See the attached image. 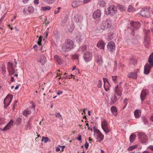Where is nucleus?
<instances>
[{
	"mask_svg": "<svg viewBox=\"0 0 153 153\" xmlns=\"http://www.w3.org/2000/svg\"><path fill=\"white\" fill-rule=\"evenodd\" d=\"M95 133L97 134V138L100 140V141H102L104 138V136L101 133V131L98 129H96L95 131Z\"/></svg>",
	"mask_w": 153,
	"mask_h": 153,
	"instance_id": "dca6fc26",
	"label": "nucleus"
},
{
	"mask_svg": "<svg viewBox=\"0 0 153 153\" xmlns=\"http://www.w3.org/2000/svg\"><path fill=\"white\" fill-rule=\"evenodd\" d=\"M108 50L110 52H113L115 48V43L113 41H110L107 45Z\"/></svg>",
	"mask_w": 153,
	"mask_h": 153,
	"instance_id": "ddd939ff",
	"label": "nucleus"
},
{
	"mask_svg": "<svg viewBox=\"0 0 153 153\" xmlns=\"http://www.w3.org/2000/svg\"><path fill=\"white\" fill-rule=\"evenodd\" d=\"M85 147L86 148V149H87L88 148V144L87 143H86L85 145H84Z\"/></svg>",
	"mask_w": 153,
	"mask_h": 153,
	"instance_id": "052dcab7",
	"label": "nucleus"
},
{
	"mask_svg": "<svg viewBox=\"0 0 153 153\" xmlns=\"http://www.w3.org/2000/svg\"><path fill=\"white\" fill-rule=\"evenodd\" d=\"M79 57V55L77 54H75L72 56V58L73 59H78Z\"/></svg>",
	"mask_w": 153,
	"mask_h": 153,
	"instance_id": "de8ad7c7",
	"label": "nucleus"
},
{
	"mask_svg": "<svg viewBox=\"0 0 153 153\" xmlns=\"http://www.w3.org/2000/svg\"><path fill=\"white\" fill-rule=\"evenodd\" d=\"M91 0H79V2H83L84 4L87 3Z\"/></svg>",
	"mask_w": 153,
	"mask_h": 153,
	"instance_id": "37998d69",
	"label": "nucleus"
},
{
	"mask_svg": "<svg viewBox=\"0 0 153 153\" xmlns=\"http://www.w3.org/2000/svg\"><path fill=\"white\" fill-rule=\"evenodd\" d=\"M101 15V12L100 10H97L93 13V18L97 20H99Z\"/></svg>",
	"mask_w": 153,
	"mask_h": 153,
	"instance_id": "4468645a",
	"label": "nucleus"
},
{
	"mask_svg": "<svg viewBox=\"0 0 153 153\" xmlns=\"http://www.w3.org/2000/svg\"><path fill=\"white\" fill-rule=\"evenodd\" d=\"M7 66V69L8 70L13 68V64L10 62L8 63Z\"/></svg>",
	"mask_w": 153,
	"mask_h": 153,
	"instance_id": "e433bc0d",
	"label": "nucleus"
},
{
	"mask_svg": "<svg viewBox=\"0 0 153 153\" xmlns=\"http://www.w3.org/2000/svg\"><path fill=\"white\" fill-rule=\"evenodd\" d=\"M117 12V8L114 5H111L105 11V13L107 15L110 14L111 15H113L116 13Z\"/></svg>",
	"mask_w": 153,
	"mask_h": 153,
	"instance_id": "f03ea898",
	"label": "nucleus"
},
{
	"mask_svg": "<svg viewBox=\"0 0 153 153\" xmlns=\"http://www.w3.org/2000/svg\"><path fill=\"white\" fill-rule=\"evenodd\" d=\"M127 10L129 12H131L135 11V10L132 6L129 5L128 8Z\"/></svg>",
	"mask_w": 153,
	"mask_h": 153,
	"instance_id": "58836bf2",
	"label": "nucleus"
},
{
	"mask_svg": "<svg viewBox=\"0 0 153 153\" xmlns=\"http://www.w3.org/2000/svg\"><path fill=\"white\" fill-rule=\"evenodd\" d=\"M29 121L30 120H29L28 123L25 126L26 129L27 130L30 129L31 128V124L29 123Z\"/></svg>",
	"mask_w": 153,
	"mask_h": 153,
	"instance_id": "a19ab883",
	"label": "nucleus"
},
{
	"mask_svg": "<svg viewBox=\"0 0 153 153\" xmlns=\"http://www.w3.org/2000/svg\"><path fill=\"white\" fill-rule=\"evenodd\" d=\"M46 1L48 3L51 4L54 2V0H46Z\"/></svg>",
	"mask_w": 153,
	"mask_h": 153,
	"instance_id": "3c124183",
	"label": "nucleus"
},
{
	"mask_svg": "<svg viewBox=\"0 0 153 153\" xmlns=\"http://www.w3.org/2000/svg\"><path fill=\"white\" fill-rule=\"evenodd\" d=\"M32 105L30 107L29 109L27 108L23 112V114L25 116H27V115L30 114L31 112V111L30 110L31 109L32 110L34 111L35 110V105L33 103H32Z\"/></svg>",
	"mask_w": 153,
	"mask_h": 153,
	"instance_id": "9d476101",
	"label": "nucleus"
},
{
	"mask_svg": "<svg viewBox=\"0 0 153 153\" xmlns=\"http://www.w3.org/2000/svg\"><path fill=\"white\" fill-rule=\"evenodd\" d=\"M37 61L42 65H44L46 62V59L43 55H41L38 56Z\"/></svg>",
	"mask_w": 153,
	"mask_h": 153,
	"instance_id": "1a4fd4ad",
	"label": "nucleus"
},
{
	"mask_svg": "<svg viewBox=\"0 0 153 153\" xmlns=\"http://www.w3.org/2000/svg\"><path fill=\"white\" fill-rule=\"evenodd\" d=\"M111 21L110 19L108 18L102 22L101 28L103 30H104L106 29L111 27Z\"/></svg>",
	"mask_w": 153,
	"mask_h": 153,
	"instance_id": "20e7f679",
	"label": "nucleus"
},
{
	"mask_svg": "<svg viewBox=\"0 0 153 153\" xmlns=\"http://www.w3.org/2000/svg\"><path fill=\"white\" fill-rule=\"evenodd\" d=\"M34 3L36 4H38L39 3V0H34Z\"/></svg>",
	"mask_w": 153,
	"mask_h": 153,
	"instance_id": "4d7b16f0",
	"label": "nucleus"
},
{
	"mask_svg": "<svg viewBox=\"0 0 153 153\" xmlns=\"http://www.w3.org/2000/svg\"><path fill=\"white\" fill-rule=\"evenodd\" d=\"M55 116L57 118L59 119H62L61 116L59 113H57L55 114Z\"/></svg>",
	"mask_w": 153,
	"mask_h": 153,
	"instance_id": "c03bdc74",
	"label": "nucleus"
},
{
	"mask_svg": "<svg viewBox=\"0 0 153 153\" xmlns=\"http://www.w3.org/2000/svg\"><path fill=\"white\" fill-rule=\"evenodd\" d=\"M139 139L142 143H145L147 142L148 138L146 134L143 132L138 133Z\"/></svg>",
	"mask_w": 153,
	"mask_h": 153,
	"instance_id": "0eeeda50",
	"label": "nucleus"
},
{
	"mask_svg": "<svg viewBox=\"0 0 153 153\" xmlns=\"http://www.w3.org/2000/svg\"><path fill=\"white\" fill-rule=\"evenodd\" d=\"M149 64L146 63L148 65V68L150 70L151 68L153 67V53L151 54L149 57L148 59Z\"/></svg>",
	"mask_w": 153,
	"mask_h": 153,
	"instance_id": "2eb2a0df",
	"label": "nucleus"
},
{
	"mask_svg": "<svg viewBox=\"0 0 153 153\" xmlns=\"http://www.w3.org/2000/svg\"><path fill=\"white\" fill-rule=\"evenodd\" d=\"M63 93V91H59L57 93V94L59 95L60 94H62Z\"/></svg>",
	"mask_w": 153,
	"mask_h": 153,
	"instance_id": "13d9d810",
	"label": "nucleus"
},
{
	"mask_svg": "<svg viewBox=\"0 0 153 153\" xmlns=\"http://www.w3.org/2000/svg\"><path fill=\"white\" fill-rule=\"evenodd\" d=\"M110 100V103L113 104L117 102L118 99L117 98V97L115 94H113L112 95Z\"/></svg>",
	"mask_w": 153,
	"mask_h": 153,
	"instance_id": "aec40b11",
	"label": "nucleus"
},
{
	"mask_svg": "<svg viewBox=\"0 0 153 153\" xmlns=\"http://www.w3.org/2000/svg\"><path fill=\"white\" fill-rule=\"evenodd\" d=\"M148 65L146 64L144 66V73L145 74H148L150 71L149 68H148Z\"/></svg>",
	"mask_w": 153,
	"mask_h": 153,
	"instance_id": "bb28decb",
	"label": "nucleus"
},
{
	"mask_svg": "<svg viewBox=\"0 0 153 153\" xmlns=\"http://www.w3.org/2000/svg\"><path fill=\"white\" fill-rule=\"evenodd\" d=\"M111 111L113 114L115 116L117 115V110L116 107L114 106H112L111 108Z\"/></svg>",
	"mask_w": 153,
	"mask_h": 153,
	"instance_id": "b1692460",
	"label": "nucleus"
},
{
	"mask_svg": "<svg viewBox=\"0 0 153 153\" xmlns=\"http://www.w3.org/2000/svg\"><path fill=\"white\" fill-rule=\"evenodd\" d=\"M97 46L100 49H104L105 47V43L102 41H99L97 43Z\"/></svg>",
	"mask_w": 153,
	"mask_h": 153,
	"instance_id": "5701e85b",
	"label": "nucleus"
},
{
	"mask_svg": "<svg viewBox=\"0 0 153 153\" xmlns=\"http://www.w3.org/2000/svg\"><path fill=\"white\" fill-rule=\"evenodd\" d=\"M137 72H131L128 74V76L129 78H133L136 79L137 78Z\"/></svg>",
	"mask_w": 153,
	"mask_h": 153,
	"instance_id": "412c9836",
	"label": "nucleus"
},
{
	"mask_svg": "<svg viewBox=\"0 0 153 153\" xmlns=\"http://www.w3.org/2000/svg\"><path fill=\"white\" fill-rule=\"evenodd\" d=\"M86 49V46L84 45L80 47L79 48V51H84Z\"/></svg>",
	"mask_w": 153,
	"mask_h": 153,
	"instance_id": "79ce46f5",
	"label": "nucleus"
},
{
	"mask_svg": "<svg viewBox=\"0 0 153 153\" xmlns=\"http://www.w3.org/2000/svg\"><path fill=\"white\" fill-rule=\"evenodd\" d=\"M60 75H61L60 74H59L58 73H57V76H60L59 78V79H61ZM68 78V77L67 76H66V77H63L61 78V79H65Z\"/></svg>",
	"mask_w": 153,
	"mask_h": 153,
	"instance_id": "49530a36",
	"label": "nucleus"
},
{
	"mask_svg": "<svg viewBox=\"0 0 153 153\" xmlns=\"http://www.w3.org/2000/svg\"><path fill=\"white\" fill-rule=\"evenodd\" d=\"M74 30V28L73 27H72L70 28L69 29L68 31L69 32H72Z\"/></svg>",
	"mask_w": 153,
	"mask_h": 153,
	"instance_id": "6e6d98bb",
	"label": "nucleus"
},
{
	"mask_svg": "<svg viewBox=\"0 0 153 153\" xmlns=\"http://www.w3.org/2000/svg\"><path fill=\"white\" fill-rule=\"evenodd\" d=\"M95 62L99 65H101L103 62L102 57L101 56L97 55L95 56Z\"/></svg>",
	"mask_w": 153,
	"mask_h": 153,
	"instance_id": "f3484780",
	"label": "nucleus"
},
{
	"mask_svg": "<svg viewBox=\"0 0 153 153\" xmlns=\"http://www.w3.org/2000/svg\"><path fill=\"white\" fill-rule=\"evenodd\" d=\"M42 141H44L45 143H46L48 141H50V140L48 137H42Z\"/></svg>",
	"mask_w": 153,
	"mask_h": 153,
	"instance_id": "4c0bfd02",
	"label": "nucleus"
},
{
	"mask_svg": "<svg viewBox=\"0 0 153 153\" xmlns=\"http://www.w3.org/2000/svg\"><path fill=\"white\" fill-rule=\"evenodd\" d=\"M34 8L32 6L26 7L24 8L23 13L27 15L30 14L34 13Z\"/></svg>",
	"mask_w": 153,
	"mask_h": 153,
	"instance_id": "423d86ee",
	"label": "nucleus"
},
{
	"mask_svg": "<svg viewBox=\"0 0 153 153\" xmlns=\"http://www.w3.org/2000/svg\"><path fill=\"white\" fill-rule=\"evenodd\" d=\"M137 145L131 146L128 149V151H131L132 150L136 148L137 147Z\"/></svg>",
	"mask_w": 153,
	"mask_h": 153,
	"instance_id": "f704fd0d",
	"label": "nucleus"
},
{
	"mask_svg": "<svg viewBox=\"0 0 153 153\" xmlns=\"http://www.w3.org/2000/svg\"><path fill=\"white\" fill-rule=\"evenodd\" d=\"M143 121H144V123L145 124L147 123L148 122L146 118L144 119Z\"/></svg>",
	"mask_w": 153,
	"mask_h": 153,
	"instance_id": "0e129e2a",
	"label": "nucleus"
},
{
	"mask_svg": "<svg viewBox=\"0 0 153 153\" xmlns=\"http://www.w3.org/2000/svg\"><path fill=\"white\" fill-rule=\"evenodd\" d=\"M101 126L102 129L106 134L109 132V129L108 126V122L106 120H104L102 122Z\"/></svg>",
	"mask_w": 153,
	"mask_h": 153,
	"instance_id": "6e6552de",
	"label": "nucleus"
},
{
	"mask_svg": "<svg viewBox=\"0 0 153 153\" xmlns=\"http://www.w3.org/2000/svg\"><path fill=\"white\" fill-rule=\"evenodd\" d=\"M113 35V33H111L110 35H109V38L110 39H111L112 38V37H111V36H112Z\"/></svg>",
	"mask_w": 153,
	"mask_h": 153,
	"instance_id": "69168bd1",
	"label": "nucleus"
},
{
	"mask_svg": "<svg viewBox=\"0 0 153 153\" xmlns=\"http://www.w3.org/2000/svg\"><path fill=\"white\" fill-rule=\"evenodd\" d=\"M118 77L117 76H112V80L115 83H116L118 81Z\"/></svg>",
	"mask_w": 153,
	"mask_h": 153,
	"instance_id": "2f4dec72",
	"label": "nucleus"
},
{
	"mask_svg": "<svg viewBox=\"0 0 153 153\" xmlns=\"http://www.w3.org/2000/svg\"><path fill=\"white\" fill-rule=\"evenodd\" d=\"M117 7L121 11H123L126 9V8L125 7L120 4H118Z\"/></svg>",
	"mask_w": 153,
	"mask_h": 153,
	"instance_id": "7c9ffc66",
	"label": "nucleus"
},
{
	"mask_svg": "<svg viewBox=\"0 0 153 153\" xmlns=\"http://www.w3.org/2000/svg\"><path fill=\"white\" fill-rule=\"evenodd\" d=\"M33 48L35 50H37V49H38V47H37V46L36 45H34L33 46Z\"/></svg>",
	"mask_w": 153,
	"mask_h": 153,
	"instance_id": "680f3d73",
	"label": "nucleus"
},
{
	"mask_svg": "<svg viewBox=\"0 0 153 153\" xmlns=\"http://www.w3.org/2000/svg\"><path fill=\"white\" fill-rule=\"evenodd\" d=\"M10 76L13 75L15 72V70L14 68H13L9 70H8Z\"/></svg>",
	"mask_w": 153,
	"mask_h": 153,
	"instance_id": "72a5a7b5",
	"label": "nucleus"
},
{
	"mask_svg": "<svg viewBox=\"0 0 153 153\" xmlns=\"http://www.w3.org/2000/svg\"><path fill=\"white\" fill-rule=\"evenodd\" d=\"M74 19L76 22H78L81 20L82 18V16L78 15H76L74 16Z\"/></svg>",
	"mask_w": 153,
	"mask_h": 153,
	"instance_id": "c756f323",
	"label": "nucleus"
},
{
	"mask_svg": "<svg viewBox=\"0 0 153 153\" xmlns=\"http://www.w3.org/2000/svg\"><path fill=\"white\" fill-rule=\"evenodd\" d=\"M147 94V90L146 89L143 90L140 94V99L142 101H143Z\"/></svg>",
	"mask_w": 153,
	"mask_h": 153,
	"instance_id": "4be33fe9",
	"label": "nucleus"
},
{
	"mask_svg": "<svg viewBox=\"0 0 153 153\" xmlns=\"http://www.w3.org/2000/svg\"><path fill=\"white\" fill-rule=\"evenodd\" d=\"M140 111L137 109L134 112V114L136 118H138L140 116Z\"/></svg>",
	"mask_w": 153,
	"mask_h": 153,
	"instance_id": "393cba45",
	"label": "nucleus"
},
{
	"mask_svg": "<svg viewBox=\"0 0 153 153\" xmlns=\"http://www.w3.org/2000/svg\"><path fill=\"white\" fill-rule=\"evenodd\" d=\"M101 85L102 81L101 80H99L98 82L97 86L98 88H100L101 86Z\"/></svg>",
	"mask_w": 153,
	"mask_h": 153,
	"instance_id": "8fccbe9b",
	"label": "nucleus"
},
{
	"mask_svg": "<svg viewBox=\"0 0 153 153\" xmlns=\"http://www.w3.org/2000/svg\"><path fill=\"white\" fill-rule=\"evenodd\" d=\"M131 26L133 27L134 29H139L140 26V23L138 22H133L131 23Z\"/></svg>",
	"mask_w": 153,
	"mask_h": 153,
	"instance_id": "6ab92c4d",
	"label": "nucleus"
},
{
	"mask_svg": "<svg viewBox=\"0 0 153 153\" xmlns=\"http://www.w3.org/2000/svg\"><path fill=\"white\" fill-rule=\"evenodd\" d=\"M140 14L143 17H148L150 15V12L149 10L147 8H144L140 11Z\"/></svg>",
	"mask_w": 153,
	"mask_h": 153,
	"instance_id": "f8f14e48",
	"label": "nucleus"
},
{
	"mask_svg": "<svg viewBox=\"0 0 153 153\" xmlns=\"http://www.w3.org/2000/svg\"><path fill=\"white\" fill-rule=\"evenodd\" d=\"M122 82H120L119 84L116 85L114 88V93L118 96H121L122 94Z\"/></svg>",
	"mask_w": 153,
	"mask_h": 153,
	"instance_id": "7ed1b4c3",
	"label": "nucleus"
},
{
	"mask_svg": "<svg viewBox=\"0 0 153 153\" xmlns=\"http://www.w3.org/2000/svg\"><path fill=\"white\" fill-rule=\"evenodd\" d=\"M149 149H150L152 150V151H153V146H150L149 147Z\"/></svg>",
	"mask_w": 153,
	"mask_h": 153,
	"instance_id": "774afa93",
	"label": "nucleus"
},
{
	"mask_svg": "<svg viewBox=\"0 0 153 153\" xmlns=\"http://www.w3.org/2000/svg\"><path fill=\"white\" fill-rule=\"evenodd\" d=\"M54 58L57 61L60 58L58 56L55 55L54 56Z\"/></svg>",
	"mask_w": 153,
	"mask_h": 153,
	"instance_id": "5fc2aeb1",
	"label": "nucleus"
},
{
	"mask_svg": "<svg viewBox=\"0 0 153 153\" xmlns=\"http://www.w3.org/2000/svg\"><path fill=\"white\" fill-rule=\"evenodd\" d=\"M2 73L3 74H4L5 73V68L4 67H2Z\"/></svg>",
	"mask_w": 153,
	"mask_h": 153,
	"instance_id": "603ef678",
	"label": "nucleus"
},
{
	"mask_svg": "<svg viewBox=\"0 0 153 153\" xmlns=\"http://www.w3.org/2000/svg\"><path fill=\"white\" fill-rule=\"evenodd\" d=\"M136 138V135L134 134H131L129 137L130 141L131 143H132Z\"/></svg>",
	"mask_w": 153,
	"mask_h": 153,
	"instance_id": "c85d7f7f",
	"label": "nucleus"
},
{
	"mask_svg": "<svg viewBox=\"0 0 153 153\" xmlns=\"http://www.w3.org/2000/svg\"><path fill=\"white\" fill-rule=\"evenodd\" d=\"M74 47L73 41L70 39L66 40L62 47V50L65 52L69 51L73 49Z\"/></svg>",
	"mask_w": 153,
	"mask_h": 153,
	"instance_id": "f257e3e1",
	"label": "nucleus"
},
{
	"mask_svg": "<svg viewBox=\"0 0 153 153\" xmlns=\"http://www.w3.org/2000/svg\"><path fill=\"white\" fill-rule=\"evenodd\" d=\"M13 98V95L9 94L5 98L4 100V108H6L10 104Z\"/></svg>",
	"mask_w": 153,
	"mask_h": 153,
	"instance_id": "39448f33",
	"label": "nucleus"
},
{
	"mask_svg": "<svg viewBox=\"0 0 153 153\" xmlns=\"http://www.w3.org/2000/svg\"><path fill=\"white\" fill-rule=\"evenodd\" d=\"M110 87V85L108 82H106L104 84V87L105 90L107 91H108Z\"/></svg>",
	"mask_w": 153,
	"mask_h": 153,
	"instance_id": "a878e982",
	"label": "nucleus"
},
{
	"mask_svg": "<svg viewBox=\"0 0 153 153\" xmlns=\"http://www.w3.org/2000/svg\"><path fill=\"white\" fill-rule=\"evenodd\" d=\"M103 80L104 82V84L106 82H108L107 79L106 78H103Z\"/></svg>",
	"mask_w": 153,
	"mask_h": 153,
	"instance_id": "bf43d9fd",
	"label": "nucleus"
},
{
	"mask_svg": "<svg viewBox=\"0 0 153 153\" xmlns=\"http://www.w3.org/2000/svg\"><path fill=\"white\" fill-rule=\"evenodd\" d=\"M57 61L58 64H62V60L60 58H59Z\"/></svg>",
	"mask_w": 153,
	"mask_h": 153,
	"instance_id": "864d4df0",
	"label": "nucleus"
},
{
	"mask_svg": "<svg viewBox=\"0 0 153 153\" xmlns=\"http://www.w3.org/2000/svg\"><path fill=\"white\" fill-rule=\"evenodd\" d=\"M51 7L50 6H45L41 8V10L43 11L49 10H50Z\"/></svg>",
	"mask_w": 153,
	"mask_h": 153,
	"instance_id": "c9c22d12",
	"label": "nucleus"
},
{
	"mask_svg": "<svg viewBox=\"0 0 153 153\" xmlns=\"http://www.w3.org/2000/svg\"><path fill=\"white\" fill-rule=\"evenodd\" d=\"M5 122V119L3 118H0V124H2Z\"/></svg>",
	"mask_w": 153,
	"mask_h": 153,
	"instance_id": "09e8293b",
	"label": "nucleus"
},
{
	"mask_svg": "<svg viewBox=\"0 0 153 153\" xmlns=\"http://www.w3.org/2000/svg\"><path fill=\"white\" fill-rule=\"evenodd\" d=\"M20 86V85H18L16 86V87L15 88V90H17L19 88V86Z\"/></svg>",
	"mask_w": 153,
	"mask_h": 153,
	"instance_id": "338daca9",
	"label": "nucleus"
},
{
	"mask_svg": "<svg viewBox=\"0 0 153 153\" xmlns=\"http://www.w3.org/2000/svg\"><path fill=\"white\" fill-rule=\"evenodd\" d=\"M76 38L77 39H78L79 41H81L84 38V36L82 35H79L76 36Z\"/></svg>",
	"mask_w": 153,
	"mask_h": 153,
	"instance_id": "ea45409f",
	"label": "nucleus"
},
{
	"mask_svg": "<svg viewBox=\"0 0 153 153\" xmlns=\"http://www.w3.org/2000/svg\"><path fill=\"white\" fill-rule=\"evenodd\" d=\"M92 56V54L91 52H87L84 53L83 58L85 60L86 62H88L91 60Z\"/></svg>",
	"mask_w": 153,
	"mask_h": 153,
	"instance_id": "9b49d317",
	"label": "nucleus"
},
{
	"mask_svg": "<svg viewBox=\"0 0 153 153\" xmlns=\"http://www.w3.org/2000/svg\"><path fill=\"white\" fill-rule=\"evenodd\" d=\"M42 37L40 36L39 39L38 41V44L39 45H42L41 42L42 41Z\"/></svg>",
	"mask_w": 153,
	"mask_h": 153,
	"instance_id": "a18cd8bd",
	"label": "nucleus"
},
{
	"mask_svg": "<svg viewBox=\"0 0 153 153\" xmlns=\"http://www.w3.org/2000/svg\"><path fill=\"white\" fill-rule=\"evenodd\" d=\"M98 4L101 7H104L106 5V3L103 0H99Z\"/></svg>",
	"mask_w": 153,
	"mask_h": 153,
	"instance_id": "cd10ccee",
	"label": "nucleus"
},
{
	"mask_svg": "<svg viewBox=\"0 0 153 153\" xmlns=\"http://www.w3.org/2000/svg\"><path fill=\"white\" fill-rule=\"evenodd\" d=\"M77 140L79 141L81 140V136L80 135H79V137L77 138Z\"/></svg>",
	"mask_w": 153,
	"mask_h": 153,
	"instance_id": "e2e57ef3",
	"label": "nucleus"
},
{
	"mask_svg": "<svg viewBox=\"0 0 153 153\" xmlns=\"http://www.w3.org/2000/svg\"><path fill=\"white\" fill-rule=\"evenodd\" d=\"M79 5V3L76 1L73 2L71 4V6L75 8Z\"/></svg>",
	"mask_w": 153,
	"mask_h": 153,
	"instance_id": "473e14b6",
	"label": "nucleus"
},
{
	"mask_svg": "<svg viewBox=\"0 0 153 153\" xmlns=\"http://www.w3.org/2000/svg\"><path fill=\"white\" fill-rule=\"evenodd\" d=\"M13 121L12 120H11L7 125L2 129V131H4L10 129L11 126H13Z\"/></svg>",
	"mask_w": 153,
	"mask_h": 153,
	"instance_id": "a211bd4d",
	"label": "nucleus"
}]
</instances>
